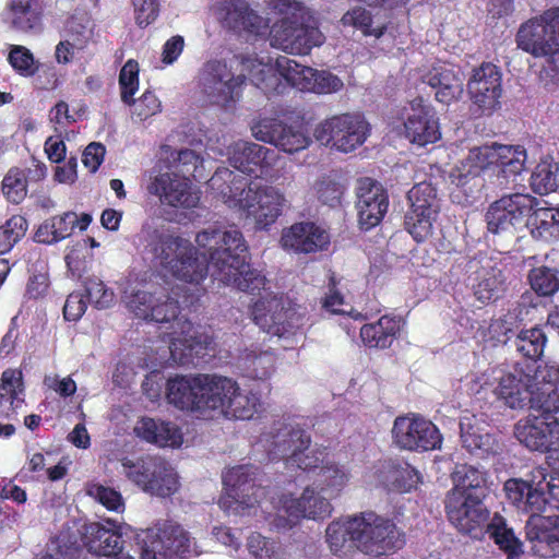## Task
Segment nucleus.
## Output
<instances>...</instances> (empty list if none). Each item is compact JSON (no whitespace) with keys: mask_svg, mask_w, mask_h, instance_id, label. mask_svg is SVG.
<instances>
[{"mask_svg":"<svg viewBox=\"0 0 559 559\" xmlns=\"http://www.w3.org/2000/svg\"><path fill=\"white\" fill-rule=\"evenodd\" d=\"M119 86L122 102L130 105L139 90V64L136 61L128 60L122 67L119 74Z\"/></svg>","mask_w":559,"mask_h":559,"instance_id":"61","label":"nucleus"},{"mask_svg":"<svg viewBox=\"0 0 559 559\" xmlns=\"http://www.w3.org/2000/svg\"><path fill=\"white\" fill-rule=\"evenodd\" d=\"M33 0H11L9 3L7 20L12 27L27 32L39 26V13L32 7Z\"/></svg>","mask_w":559,"mask_h":559,"instance_id":"47","label":"nucleus"},{"mask_svg":"<svg viewBox=\"0 0 559 559\" xmlns=\"http://www.w3.org/2000/svg\"><path fill=\"white\" fill-rule=\"evenodd\" d=\"M141 559L190 558L201 554L188 532L173 522L147 530L140 540Z\"/></svg>","mask_w":559,"mask_h":559,"instance_id":"14","label":"nucleus"},{"mask_svg":"<svg viewBox=\"0 0 559 559\" xmlns=\"http://www.w3.org/2000/svg\"><path fill=\"white\" fill-rule=\"evenodd\" d=\"M313 190L322 203L335 206L341 201L344 188L333 178L324 176L314 182Z\"/></svg>","mask_w":559,"mask_h":559,"instance_id":"64","label":"nucleus"},{"mask_svg":"<svg viewBox=\"0 0 559 559\" xmlns=\"http://www.w3.org/2000/svg\"><path fill=\"white\" fill-rule=\"evenodd\" d=\"M467 392L478 393L486 386L490 388L497 399L510 408H523L528 404L534 377L522 370L508 369L501 366L491 367L480 376L471 374L464 380Z\"/></svg>","mask_w":559,"mask_h":559,"instance_id":"11","label":"nucleus"},{"mask_svg":"<svg viewBox=\"0 0 559 559\" xmlns=\"http://www.w3.org/2000/svg\"><path fill=\"white\" fill-rule=\"evenodd\" d=\"M535 485L545 500V512L548 509L559 510V475L547 479V469L544 467L534 468Z\"/></svg>","mask_w":559,"mask_h":559,"instance_id":"56","label":"nucleus"},{"mask_svg":"<svg viewBox=\"0 0 559 559\" xmlns=\"http://www.w3.org/2000/svg\"><path fill=\"white\" fill-rule=\"evenodd\" d=\"M503 271L486 261L479 270L471 276L475 297L483 304L498 299L506 288Z\"/></svg>","mask_w":559,"mask_h":559,"instance_id":"38","label":"nucleus"},{"mask_svg":"<svg viewBox=\"0 0 559 559\" xmlns=\"http://www.w3.org/2000/svg\"><path fill=\"white\" fill-rule=\"evenodd\" d=\"M275 151L257 143L238 141L228 147L230 165L242 174L255 175L258 168H270L275 160Z\"/></svg>","mask_w":559,"mask_h":559,"instance_id":"30","label":"nucleus"},{"mask_svg":"<svg viewBox=\"0 0 559 559\" xmlns=\"http://www.w3.org/2000/svg\"><path fill=\"white\" fill-rule=\"evenodd\" d=\"M438 214L439 212L407 211L404 217L405 228L417 242H421L432 235Z\"/></svg>","mask_w":559,"mask_h":559,"instance_id":"50","label":"nucleus"},{"mask_svg":"<svg viewBox=\"0 0 559 559\" xmlns=\"http://www.w3.org/2000/svg\"><path fill=\"white\" fill-rule=\"evenodd\" d=\"M528 539L546 544L552 556H559V523L552 516H534L528 525Z\"/></svg>","mask_w":559,"mask_h":559,"instance_id":"44","label":"nucleus"},{"mask_svg":"<svg viewBox=\"0 0 559 559\" xmlns=\"http://www.w3.org/2000/svg\"><path fill=\"white\" fill-rule=\"evenodd\" d=\"M538 202L530 194L503 195L488 207L486 222L492 234L510 233L528 225L530 215Z\"/></svg>","mask_w":559,"mask_h":559,"instance_id":"19","label":"nucleus"},{"mask_svg":"<svg viewBox=\"0 0 559 559\" xmlns=\"http://www.w3.org/2000/svg\"><path fill=\"white\" fill-rule=\"evenodd\" d=\"M518 47L545 58L540 83L548 91L559 86V8L523 23L516 34Z\"/></svg>","mask_w":559,"mask_h":559,"instance_id":"9","label":"nucleus"},{"mask_svg":"<svg viewBox=\"0 0 559 559\" xmlns=\"http://www.w3.org/2000/svg\"><path fill=\"white\" fill-rule=\"evenodd\" d=\"M528 225L534 237L559 239V207H535L530 215Z\"/></svg>","mask_w":559,"mask_h":559,"instance_id":"46","label":"nucleus"},{"mask_svg":"<svg viewBox=\"0 0 559 559\" xmlns=\"http://www.w3.org/2000/svg\"><path fill=\"white\" fill-rule=\"evenodd\" d=\"M502 74L497 66L483 63L474 69L467 83L472 103L481 114H491L500 105Z\"/></svg>","mask_w":559,"mask_h":559,"instance_id":"21","label":"nucleus"},{"mask_svg":"<svg viewBox=\"0 0 559 559\" xmlns=\"http://www.w3.org/2000/svg\"><path fill=\"white\" fill-rule=\"evenodd\" d=\"M341 21L344 26H352L359 29L366 36L379 38L383 34V27H373L370 12L361 7H356L347 11Z\"/></svg>","mask_w":559,"mask_h":559,"instance_id":"57","label":"nucleus"},{"mask_svg":"<svg viewBox=\"0 0 559 559\" xmlns=\"http://www.w3.org/2000/svg\"><path fill=\"white\" fill-rule=\"evenodd\" d=\"M528 281L539 296H552L559 290V272L552 267H534L528 274Z\"/></svg>","mask_w":559,"mask_h":559,"instance_id":"53","label":"nucleus"},{"mask_svg":"<svg viewBox=\"0 0 559 559\" xmlns=\"http://www.w3.org/2000/svg\"><path fill=\"white\" fill-rule=\"evenodd\" d=\"M84 287L90 301L97 309H108L116 302L114 289L107 287L105 283L96 276L88 277L84 282Z\"/></svg>","mask_w":559,"mask_h":559,"instance_id":"58","label":"nucleus"},{"mask_svg":"<svg viewBox=\"0 0 559 559\" xmlns=\"http://www.w3.org/2000/svg\"><path fill=\"white\" fill-rule=\"evenodd\" d=\"M343 82L340 78L328 71L313 69V75L306 83V91L317 94H330L342 90Z\"/></svg>","mask_w":559,"mask_h":559,"instance_id":"63","label":"nucleus"},{"mask_svg":"<svg viewBox=\"0 0 559 559\" xmlns=\"http://www.w3.org/2000/svg\"><path fill=\"white\" fill-rule=\"evenodd\" d=\"M278 138L275 146L289 154L302 151L311 143L310 136L301 128L283 126Z\"/></svg>","mask_w":559,"mask_h":559,"instance_id":"59","label":"nucleus"},{"mask_svg":"<svg viewBox=\"0 0 559 559\" xmlns=\"http://www.w3.org/2000/svg\"><path fill=\"white\" fill-rule=\"evenodd\" d=\"M260 397L251 391L241 390L238 385L236 393L233 394L227 411L226 418L248 420L251 419L259 409Z\"/></svg>","mask_w":559,"mask_h":559,"instance_id":"48","label":"nucleus"},{"mask_svg":"<svg viewBox=\"0 0 559 559\" xmlns=\"http://www.w3.org/2000/svg\"><path fill=\"white\" fill-rule=\"evenodd\" d=\"M252 320L265 333L289 341L302 325L297 308L285 306L282 297L265 292L252 306Z\"/></svg>","mask_w":559,"mask_h":559,"instance_id":"15","label":"nucleus"},{"mask_svg":"<svg viewBox=\"0 0 559 559\" xmlns=\"http://www.w3.org/2000/svg\"><path fill=\"white\" fill-rule=\"evenodd\" d=\"M404 119V134L411 143L425 146L441 138L436 112L421 98L413 99L408 107H405Z\"/></svg>","mask_w":559,"mask_h":559,"instance_id":"23","label":"nucleus"},{"mask_svg":"<svg viewBox=\"0 0 559 559\" xmlns=\"http://www.w3.org/2000/svg\"><path fill=\"white\" fill-rule=\"evenodd\" d=\"M534 469L531 472L527 480L512 478L506 481L504 491L507 499L520 511L531 513L526 523V535L528 536V525L534 516H542L545 512V500L539 493L538 486L535 485Z\"/></svg>","mask_w":559,"mask_h":559,"instance_id":"29","label":"nucleus"},{"mask_svg":"<svg viewBox=\"0 0 559 559\" xmlns=\"http://www.w3.org/2000/svg\"><path fill=\"white\" fill-rule=\"evenodd\" d=\"M409 207L407 211L439 212L440 204L436 189L427 182L415 185L407 194Z\"/></svg>","mask_w":559,"mask_h":559,"instance_id":"52","label":"nucleus"},{"mask_svg":"<svg viewBox=\"0 0 559 559\" xmlns=\"http://www.w3.org/2000/svg\"><path fill=\"white\" fill-rule=\"evenodd\" d=\"M202 395L201 415H210L212 412L225 416V411L234 393L238 389V383L231 378L217 374H201Z\"/></svg>","mask_w":559,"mask_h":559,"instance_id":"28","label":"nucleus"},{"mask_svg":"<svg viewBox=\"0 0 559 559\" xmlns=\"http://www.w3.org/2000/svg\"><path fill=\"white\" fill-rule=\"evenodd\" d=\"M356 209L361 228L368 230L381 223L389 209V197L381 183L361 178L356 187Z\"/></svg>","mask_w":559,"mask_h":559,"instance_id":"25","label":"nucleus"},{"mask_svg":"<svg viewBox=\"0 0 559 559\" xmlns=\"http://www.w3.org/2000/svg\"><path fill=\"white\" fill-rule=\"evenodd\" d=\"M330 243V235L325 228L313 222H299L285 228L281 245L285 250L295 253H312L322 251Z\"/></svg>","mask_w":559,"mask_h":559,"instance_id":"27","label":"nucleus"},{"mask_svg":"<svg viewBox=\"0 0 559 559\" xmlns=\"http://www.w3.org/2000/svg\"><path fill=\"white\" fill-rule=\"evenodd\" d=\"M275 355L269 350H259L257 347L246 349L238 357V368L245 377L254 380H266L275 370Z\"/></svg>","mask_w":559,"mask_h":559,"instance_id":"40","label":"nucleus"},{"mask_svg":"<svg viewBox=\"0 0 559 559\" xmlns=\"http://www.w3.org/2000/svg\"><path fill=\"white\" fill-rule=\"evenodd\" d=\"M454 487L452 490L477 493L485 497L484 485L486 483V473L473 465H459L452 473Z\"/></svg>","mask_w":559,"mask_h":559,"instance_id":"49","label":"nucleus"},{"mask_svg":"<svg viewBox=\"0 0 559 559\" xmlns=\"http://www.w3.org/2000/svg\"><path fill=\"white\" fill-rule=\"evenodd\" d=\"M201 374L170 378L166 386L168 402L179 409L201 413Z\"/></svg>","mask_w":559,"mask_h":559,"instance_id":"34","label":"nucleus"},{"mask_svg":"<svg viewBox=\"0 0 559 559\" xmlns=\"http://www.w3.org/2000/svg\"><path fill=\"white\" fill-rule=\"evenodd\" d=\"M247 549L254 559H284L280 542L252 533L247 538Z\"/></svg>","mask_w":559,"mask_h":559,"instance_id":"54","label":"nucleus"},{"mask_svg":"<svg viewBox=\"0 0 559 559\" xmlns=\"http://www.w3.org/2000/svg\"><path fill=\"white\" fill-rule=\"evenodd\" d=\"M27 222L23 216L15 215L0 227V254L9 252L25 235Z\"/></svg>","mask_w":559,"mask_h":559,"instance_id":"60","label":"nucleus"},{"mask_svg":"<svg viewBox=\"0 0 559 559\" xmlns=\"http://www.w3.org/2000/svg\"><path fill=\"white\" fill-rule=\"evenodd\" d=\"M241 71L247 73L251 82L265 94L284 93L286 85L306 91V83L313 75V69L301 66L295 60L280 56L274 62L257 57H245Z\"/></svg>","mask_w":559,"mask_h":559,"instance_id":"10","label":"nucleus"},{"mask_svg":"<svg viewBox=\"0 0 559 559\" xmlns=\"http://www.w3.org/2000/svg\"><path fill=\"white\" fill-rule=\"evenodd\" d=\"M355 547L360 551L381 556L401 549L405 544L403 533L395 523L374 512L354 515Z\"/></svg>","mask_w":559,"mask_h":559,"instance_id":"13","label":"nucleus"},{"mask_svg":"<svg viewBox=\"0 0 559 559\" xmlns=\"http://www.w3.org/2000/svg\"><path fill=\"white\" fill-rule=\"evenodd\" d=\"M423 82L435 91L437 102L450 104L463 92V82L459 69L447 63L433 66L424 76Z\"/></svg>","mask_w":559,"mask_h":559,"instance_id":"32","label":"nucleus"},{"mask_svg":"<svg viewBox=\"0 0 559 559\" xmlns=\"http://www.w3.org/2000/svg\"><path fill=\"white\" fill-rule=\"evenodd\" d=\"M108 523L110 527H105L99 523L86 525L83 536V543L87 550L103 557V559L108 558L122 548L121 536L130 530L126 524Z\"/></svg>","mask_w":559,"mask_h":559,"instance_id":"31","label":"nucleus"},{"mask_svg":"<svg viewBox=\"0 0 559 559\" xmlns=\"http://www.w3.org/2000/svg\"><path fill=\"white\" fill-rule=\"evenodd\" d=\"M135 435L146 442L160 448H179L183 442L181 429L174 423L150 417L141 418L135 427Z\"/></svg>","mask_w":559,"mask_h":559,"instance_id":"36","label":"nucleus"},{"mask_svg":"<svg viewBox=\"0 0 559 559\" xmlns=\"http://www.w3.org/2000/svg\"><path fill=\"white\" fill-rule=\"evenodd\" d=\"M78 223L75 213L68 212L45 221L36 231V240L41 243H53L69 237Z\"/></svg>","mask_w":559,"mask_h":559,"instance_id":"42","label":"nucleus"},{"mask_svg":"<svg viewBox=\"0 0 559 559\" xmlns=\"http://www.w3.org/2000/svg\"><path fill=\"white\" fill-rule=\"evenodd\" d=\"M461 440L463 447L480 459L500 451V444L489 430L483 416L478 417L467 411L460 418Z\"/></svg>","mask_w":559,"mask_h":559,"instance_id":"26","label":"nucleus"},{"mask_svg":"<svg viewBox=\"0 0 559 559\" xmlns=\"http://www.w3.org/2000/svg\"><path fill=\"white\" fill-rule=\"evenodd\" d=\"M559 185V164L549 155L543 156L531 176L534 192L547 194Z\"/></svg>","mask_w":559,"mask_h":559,"instance_id":"45","label":"nucleus"},{"mask_svg":"<svg viewBox=\"0 0 559 559\" xmlns=\"http://www.w3.org/2000/svg\"><path fill=\"white\" fill-rule=\"evenodd\" d=\"M167 164L156 163L147 173L146 190L163 204L173 207L192 209L200 201L188 177L165 169Z\"/></svg>","mask_w":559,"mask_h":559,"instance_id":"17","label":"nucleus"},{"mask_svg":"<svg viewBox=\"0 0 559 559\" xmlns=\"http://www.w3.org/2000/svg\"><path fill=\"white\" fill-rule=\"evenodd\" d=\"M392 438L399 448L417 452L439 449L442 443L439 429L430 420L416 414L396 417Z\"/></svg>","mask_w":559,"mask_h":559,"instance_id":"20","label":"nucleus"},{"mask_svg":"<svg viewBox=\"0 0 559 559\" xmlns=\"http://www.w3.org/2000/svg\"><path fill=\"white\" fill-rule=\"evenodd\" d=\"M121 302L136 318L158 323L177 320V329L169 345L173 360L189 365L199 357L212 340L199 331L190 321L178 319L179 300L174 288L169 289L154 281L128 276L119 281Z\"/></svg>","mask_w":559,"mask_h":559,"instance_id":"3","label":"nucleus"},{"mask_svg":"<svg viewBox=\"0 0 559 559\" xmlns=\"http://www.w3.org/2000/svg\"><path fill=\"white\" fill-rule=\"evenodd\" d=\"M23 374L17 369H7L0 379V417L13 419L24 405Z\"/></svg>","mask_w":559,"mask_h":559,"instance_id":"37","label":"nucleus"},{"mask_svg":"<svg viewBox=\"0 0 559 559\" xmlns=\"http://www.w3.org/2000/svg\"><path fill=\"white\" fill-rule=\"evenodd\" d=\"M526 159V150L521 145L493 144L474 147L451 169L449 178L466 195L478 190L484 181L504 188L511 177L524 170Z\"/></svg>","mask_w":559,"mask_h":559,"instance_id":"5","label":"nucleus"},{"mask_svg":"<svg viewBox=\"0 0 559 559\" xmlns=\"http://www.w3.org/2000/svg\"><path fill=\"white\" fill-rule=\"evenodd\" d=\"M209 187L240 216L259 229L273 225L288 206L285 192L271 185H247L246 178L228 168H219L209 180Z\"/></svg>","mask_w":559,"mask_h":559,"instance_id":"4","label":"nucleus"},{"mask_svg":"<svg viewBox=\"0 0 559 559\" xmlns=\"http://www.w3.org/2000/svg\"><path fill=\"white\" fill-rule=\"evenodd\" d=\"M243 78L245 74L235 75L226 62H206L199 74L201 99L206 104L231 107L240 97Z\"/></svg>","mask_w":559,"mask_h":559,"instance_id":"16","label":"nucleus"},{"mask_svg":"<svg viewBox=\"0 0 559 559\" xmlns=\"http://www.w3.org/2000/svg\"><path fill=\"white\" fill-rule=\"evenodd\" d=\"M516 439L532 451L559 453V418L534 416L515 426Z\"/></svg>","mask_w":559,"mask_h":559,"instance_id":"22","label":"nucleus"},{"mask_svg":"<svg viewBox=\"0 0 559 559\" xmlns=\"http://www.w3.org/2000/svg\"><path fill=\"white\" fill-rule=\"evenodd\" d=\"M2 191L7 199L19 204L26 197V178L23 171L11 169L2 181Z\"/></svg>","mask_w":559,"mask_h":559,"instance_id":"62","label":"nucleus"},{"mask_svg":"<svg viewBox=\"0 0 559 559\" xmlns=\"http://www.w3.org/2000/svg\"><path fill=\"white\" fill-rule=\"evenodd\" d=\"M546 343V334L539 328L523 330L514 340L516 350L530 359L542 357Z\"/></svg>","mask_w":559,"mask_h":559,"instance_id":"51","label":"nucleus"},{"mask_svg":"<svg viewBox=\"0 0 559 559\" xmlns=\"http://www.w3.org/2000/svg\"><path fill=\"white\" fill-rule=\"evenodd\" d=\"M319 487L329 498H336L348 485L350 474L345 465L329 459L318 472Z\"/></svg>","mask_w":559,"mask_h":559,"instance_id":"43","label":"nucleus"},{"mask_svg":"<svg viewBox=\"0 0 559 559\" xmlns=\"http://www.w3.org/2000/svg\"><path fill=\"white\" fill-rule=\"evenodd\" d=\"M527 405L542 416H552L559 411V380L554 377V369L540 370L534 376Z\"/></svg>","mask_w":559,"mask_h":559,"instance_id":"33","label":"nucleus"},{"mask_svg":"<svg viewBox=\"0 0 559 559\" xmlns=\"http://www.w3.org/2000/svg\"><path fill=\"white\" fill-rule=\"evenodd\" d=\"M521 306H515L513 309L509 310L508 313L500 317L499 319L493 320L489 325V333L498 343L506 344L511 335L514 334L515 329L518 328V322L522 321Z\"/></svg>","mask_w":559,"mask_h":559,"instance_id":"55","label":"nucleus"},{"mask_svg":"<svg viewBox=\"0 0 559 559\" xmlns=\"http://www.w3.org/2000/svg\"><path fill=\"white\" fill-rule=\"evenodd\" d=\"M213 11L226 27L235 32L259 36L269 29L270 19L259 15L246 0H218Z\"/></svg>","mask_w":559,"mask_h":559,"instance_id":"24","label":"nucleus"},{"mask_svg":"<svg viewBox=\"0 0 559 559\" xmlns=\"http://www.w3.org/2000/svg\"><path fill=\"white\" fill-rule=\"evenodd\" d=\"M271 461L284 460L288 468L314 472L329 460L325 449L311 445L310 436L283 420L273 423L257 443Z\"/></svg>","mask_w":559,"mask_h":559,"instance_id":"8","label":"nucleus"},{"mask_svg":"<svg viewBox=\"0 0 559 559\" xmlns=\"http://www.w3.org/2000/svg\"><path fill=\"white\" fill-rule=\"evenodd\" d=\"M258 467L246 464L227 469L223 474L224 495L219 507L228 514L250 515L252 510L260 507L263 512L273 516L271 521L277 530L290 528L299 519L320 521L331 515L332 504L329 498L317 485L307 486L299 498L282 495L273 497L270 506L261 500L266 490L260 484Z\"/></svg>","mask_w":559,"mask_h":559,"instance_id":"2","label":"nucleus"},{"mask_svg":"<svg viewBox=\"0 0 559 559\" xmlns=\"http://www.w3.org/2000/svg\"><path fill=\"white\" fill-rule=\"evenodd\" d=\"M484 497L460 490H451L445 500V510L449 521L461 532L474 538L486 533L495 543L510 556L521 552V543L513 531L506 524V520L495 514L488 521V510L483 502Z\"/></svg>","mask_w":559,"mask_h":559,"instance_id":"6","label":"nucleus"},{"mask_svg":"<svg viewBox=\"0 0 559 559\" xmlns=\"http://www.w3.org/2000/svg\"><path fill=\"white\" fill-rule=\"evenodd\" d=\"M369 131V123L361 115L346 114L321 122L314 130V136L324 145L348 153L367 140Z\"/></svg>","mask_w":559,"mask_h":559,"instance_id":"18","label":"nucleus"},{"mask_svg":"<svg viewBox=\"0 0 559 559\" xmlns=\"http://www.w3.org/2000/svg\"><path fill=\"white\" fill-rule=\"evenodd\" d=\"M156 163L167 164L165 169L176 171L180 176L188 178L191 176L194 179L204 178V158L194 150L176 151L170 145H162Z\"/></svg>","mask_w":559,"mask_h":559,"instance_id":"35","label":"nucleus"},{"mask_svg":"<svg viewBox=\"0 0 559 559\" xmlns=\"http://www.w3.org/2000/svg\"><path fill=\"white\" fill-rule=\"evenodd\" d=\"M122 474L142 491L160 498L179 489V477L169 462L160 456L146 455L121 461Z\"/></svg>","mask_w":559,"mask_h":559,"instance_id":"12","label":"nucleus"},{"mask_svg":"<svg viewBox=\"0 0 559 559\" xmlns=\"http://www.w3.org/2000/svg\"><path fill=\"white\" fill-rule=\"evenodd\" d=\"M272 10L283 15L270 31L271 45L287 53L308 55L325 41L313 12L299 0H269Z\"/></svg>","mask_w":559,"mask_h":559,"instance_id":"7","label":"nucleus"},{"mask_svg":"<svg viewBox=\"0 0 559 559\" xmlns=\"http://www.w3.org/2000/svg\"><path fill=\"white\" fill-rule=\"evenodd\" d=\"M141 237L145 249L156 263L177 280L190 284L199 292V285L210 273L214 281L243 292L264 288L265 278L248 262V247L242 233L235 226H210L195 236L198 250L182 237L171 235L145 224Z\"/></svg>","mask_w":559,"mask_h":559,"instance_id":"1","label":"nucleus"},{"mask_svg":"<svg viewBox=\"0 0 559 559\" xmlns=\"http://www.w3.org/2000/svg\"><path fill=\"white\" fill-rule=\"evenodd\" d=\"M354 515L331 522L325 531L326 543L334 555L345 556L355 547Z\"/></svg>","mask_w":559,"mask_h":559,"instance_id":"41","label":"nucleus"},{"mask_svg":"<svg viewBox=\"0 0 559 559\" xmlns=\"http://www.w3.org/2000/svg\"><path fill=\"white\" fill-rule=\"evenodd\" d=\"M404 321L401 317L382 316L377 322L360 329L362 343L370 348H388L399 335Z\"/></svg>","mask_w":559,"mask_h":559,"instance_id":"39","label":"nucleus"}]
</instances>
